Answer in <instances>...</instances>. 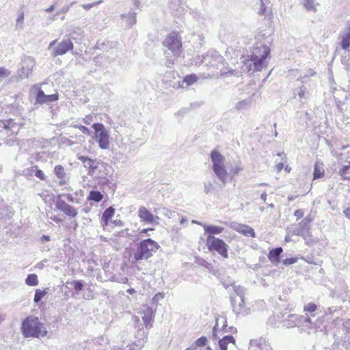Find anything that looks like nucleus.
<instances>
[{
    "label": "nucleus",
    "mask_w": 350,
    "mask_h": 350,
    "mask_svg": "<svg viewBox=\"0 0 350 350\" xmlns=\"http://www.w3.org/2000/svg\"><path fill=\"white\" fill-rule=\"evenodd\" d=\"M159 248L158 243L148 238L141 241L131 253V263L135 266L143 260H148Z\"/></svg>",
    "instance_id": "1"
},
{
    "label": "nucleus",
    "mask_w": 350,
    "mask_h": 350,
    "mask_svg": "<svg viewBox=\"0 0 350 350\" xmlns=\"http://www.w3.org/2000/svg\"><path fill=\"white\" fill-rule=\"evenodd\" d=\"M21 329L23 336L26 338L44 337L47 334L44 324L38 317L33 316L28 317L23 321Z\"/></svg>",
    "instance_id": "2"
},
{
    "label": "nucleus",
    "mask_w": 350,
    "mask_h": 350,
    "mask_svg": "<svg viewBox=\"0 0 350 350\" xmlns=\"http://www.w3.org/2000/svg\"><path fill=\"white\" fill-rule=\"evenodd\" d=\"M206 246L211 252H217L223 258H228L229 246L224 240L215 237V236L207 237L206 239Z\"/></svg>",
    "instance_id": "3"
},
{
    "label": "nucleus",
    "mask_w": 350,
    "mask_h": 350,
    "mask_svg": "<svg viewBox=\"0 0 350 350\" xmlns=\"http://www.w3.org/2000/svg\"><path fill=\"white\" fill-rule=\"evenodd\" d=\"M312 219L308 217L304 218L297 224L292 225L286 229L285 241L288 242L293 236H304L309 229V224Z\"/></svg>",
    "instance_id": "4"
},
{
    "label": "nucleus",
    "mask_w": 350,
    "mask_h": 350,
    "mask_svg": "<svg viewBox=\"0 0 350 350\" xmlns=\"http://www.w3.org/2000/svg\"><path fill=\"white\" fill-rule=\"evenodd\" d=\"M92 127L95 131V139L101 149L109 148V132L102 123H94Z\"/></svg>",
    "instance_id": "5"
},
{
    "label": "nucleus",
    "mask_w": 350,
    "mask_h": 350,
    "mask_svg": "<svg viewBox=\"0 0 350 350\" xmlns=\"http://www.w3.org/2000/svg\"><path fill=\"white\" fill-rule=\"evenodd\" d=\"M35 65L36 61L33 57L23 56L21 59V68L16 73V79L19 81L28 78L31 75Z\"/></svg>",
    "instance_id": "6"
},
{
    "label": "nucleus",
    "mask_w": 350,
    "mask_h": 350,
    "mask_svg": "<svg viewBox=\"0 0 350 350\" xmlns=\"http://www.w3.org/2000/svg\"><path fill=\"white\" fill-rule=\"evenodd\" d=\"M164 47L172 52L174 56L180 55L182 51L181 38L179 35L175 32L170 33L163 42Z\"/></svg>",
    "instance_id": "7"
},
{
    "label": "nucleus",
    "mask_w": 350,
    "mask_h": 350,
    "mask_svg": "<svg viewBox=\"0 0 350 350\" xmlns=\"http://www.w3.org/2000/svg\"><path fill=\"white\" fill-rule=\"evenodd\" d=\"M73 49V44L70 39H64L57 43V40L50 42L49 49L52 51V55L57 57L66 54L68 51Z\"/></svg>",
    "instance_id": "8"
},
{
    "label": "nucleus",
    "mask_w": 350,
    "mask_h": 350,
    "mask_svg": "<svg viewBox=\"0 0 350 350\" xmlns=\"http://www.w3.org/2000/svg\"><path fill=\"white\" fill-rule=\"evenodd\" d=\"M224 57L216 51H208L205 55H203L202 59V64L216 69H219L224 65Z\"/></svg>",
    "instance_id": "9"
},
{
    "label": "nucleus",
    "mask_w": 350,
    "mask_h": 350,
    "mask_svg": "<svg viewBox=\"0 0 350 350\" xmlns=\"http://www.w3.org/2000/svg\"><path fill=\"white\" fill-rule=\"evenodd\" d=\"M111 171V167L109 164L100 161L95 168L96 174H93L92 176L103 180V183H111L113 179Z\"/></svg>",
    "instance_id": "10"
},
{
    "label": "nucleus",
    "mask_w": 350,
    "mask_h": 350,
    "mask_svg": "<svg viewBox=\"0 0 350 350\" xmlns=\"http://www.w3.org/2000/svg\"><path fill=\"white\" fill-rule=\"evenodd\" d=\"M242 63L241 72H254L256 71H260L262 69V66L258 62L251 56L242 57L241 58Z\"/></svg>",
    "instance_id": "11"
},
{
    "label": "nucleus",
    "mask_w": 350,
    "mask_h": 350,
    "mask_svg": "<svg viewBox=\"0 0 350 350\" xmlns=\"http://www.w3.org/2000/svg\"><path fill=\"white\" fill-rule=\"evenodd\" d=\"M230 302L232 310L237 315H247L250 313V308L245 306V297H234V296H230Z\"/></svg>",
    "instance_id": "12"
},
{
    "label": "nucleus",
    "mask_w": 350,
    "mask_h": 350,
    "mask_svg": "<svg viewBox=\"0 0 350 350\" xmlns=\"http://www.w3.org/2000/svg\"><path fill=\"white\" fill-rule=\"evenodd\" d=\"M269 53L270 49L268 46L260 44L254 48L250 55L263 67L264 61L269 55Z\"/></svg>",
    "instance_id": "13"
},
{
    "label": "nucleus",
    "mask_w": 350,
    "mask_h": 350,
    "mask_svg": "<svg viewBox=\"0 0 350 350\" xmlns=\"http://www.w3.org/2000/svg\"><path fill=\"white\" fill-rule=\"evenodd\" d=\"M55 206L57 209L61 211L65 215L69 217H75L78 214V212L75 207L67 204L65 201H64L62 199H58L56 201Z\"/></svg>",
    "instance_id": "14"
},
{
    "label": "nucleus",
    "mask_w": 350,
    "mask_h": 350,
    "mask_svg": "<svg viewBox=\"0 0 350 350\" xmlns=\"http://www.w3.org/2000/svg\"><path fill=\"white\" fill-rule=\"evenodd\" d=\"M138 216L142 221L147 224H158L157 219H159V217H154L146 207L143 206L139 208L138 211Z\"/></svg>",
    "instance_id": "15"
},
{
    "label": "nucleus",
    "mask_w": 350,
    "mask_h": 350,
    "mask_svg": "<svg viewBox=\"0 0 350 350\" xmlns=\"http://www.w3.org/2000/svg\"><path fill=\"white\" fill-rule=\"evenodd\" d=\"M78 159L81 161L85 168L88 169V174L92 176L96 174L95 168H96L100 161L92 159L86 156L78 155Z\"/></svg>",
    "instance_id": "16"
},
{
    "label": "nucleus",
    "mask_w": 350,
    "mask_h": 350,
    "mask_svg": "<svg viewBox=\"0 0 350 350\" xmlns=\"http://www.w3.org/2000/svg\"><path fill=\"white\" fill-rule=\"evenodd\" d=\"M230 228L245 236L251 237H256L254 229L246 224L232 222L230 224Z\"/></svg>",
    "instance_id": "17"
},
{
    "label": "nucleus",
    "mask_w": 350,
    "mask_h": 350,
    "mask_svg": "<svg viewBox=\"0 0 350 350\" xmlns=\"http://www.w3.org/2000/svg\"><path fill=\"white\" fill-rule=\"evenodd\" d=\"M216 323L213 327V337L214 338H218L217 336V331H218V327L219 321L222 323L221 330H223L224 332H236V328L234 327H227V321L226 317H218L215 319Z\"/></svg>",
    "instance_id": "18"
},
{
    "label": "nucleus",
    "mask_w": 350,
    "mask_h": 350,
    "mask_svg": "<svg viewBox=\"0 0 350 350\" xmlns=\"http://www.w3.org/2000/svg\"><path fill=\"white\" fill-rule=\"evenodd\" d=\"M37 94H36V103L39 104H43V103H49L54 101H56L58 99L57 94H50V95H46L44 92L40 89H37Z\"/></svg>",
    "instance_id": "19"
},
{
    "label": "nucleus",
    "mask_w": 350,
    "mask_h": 350,
    "mask_svg": "<svg viewBox=\"0 0 350 350\" xmlns=\"http://www.w3.org/2000/svg\"><path fill=\"white\" fill-rule=\"evenodd\" d=\"M193 223L198 224L202 226L204 230V234H207V237L214 236L215 234H219L223 232L224 228L214 225H206L201 222L193 221Z\"/></svg>",
    "instance_id": "20"
},
{
    "label": "nucleus",
    "mask_w": 350,
    "mask_h": 350,
    "mask_svg": "<svg viewBox=\"0 0 350 350\" xmlns=\"http://www.w3.org/2000/svg\"><path fill=\"white\" fill-rule=\"evenodd\" d=\"M210 157L213 170L225 165V158L217 150H214L211 151Z\"/></svg>",
    "instance_id": "21"
},
{
    "label": "nucleus",
    "mask_w": 350,
    "mask_h": 350,
    "mask_svg": "<svg viewBox=\"0 0 350 350\" xmlns=\"http://www.w3.org/2000/svg\"><path fill=\"white\" fill-rule=\"evenodd\" d=\"M154 318V311L150 307H146L143 312L142 320L144 324L147 329H150L152 326Z\"/></svg>",
    "instance_id": "22"
},
{
    "label": "nucleus",
    "mask_w": 350,
    "mask_h": 350,
    "mask_svg": "<svg viewBox=\"0 0 350 350\" xmlns=\"http://www.w3.org/2000/svg\"><path fill=\"white\" fill-rule=\"evenodd\" d=\"M213 171L217 179L223 184H226L228 182L230 174L228 173L225 165L213 169Z\"/></svg>",
    "instance_id": "23"
},
{
    "label": "nucleus",
    "mask_w": 350,
    "mask_h": 350,
    "mask_svg": "<svg viewBox=\"0 0 350 350\" xmlns=\"http://www.w3.org/2000/svg\"><path fill=\"white\" fill-rule=\"evenodd\" d=\"M340 46L346 50L350 46V25L340 34Z\"/></svg>",
    "instance_id": "24"
},
{
    "label": "nucleus",
    "mask_w": 350,
    "mask_h": 350,
    "mask_svg": "<svg viewBox=\"0 0 350 350\" xmlns=\"http://www.w3.org/2000/svg\"><path fill=\"white\" fill-rule=\"evenodd\" d=\"M293 98H295L298 96L301 103H304L308 98L309 92L304 86L295 88L293 92Z\"/></svg>",
    "instance_id": "25"
},
{
    "label": "nucleus",
    "mask_w": 350,
    "mask_h": 350,
    "mask_svg": "<svg viewBox=\"0 0 350 350\" xmlns=\"http://www.w3.org/2000/svg\"><path fill=\"white\" fill-rule=\"evenodd\" d=\"M282 251L283 250L281 247H278L270 250L268 255L269 260L272 263L277 265L280 262V255Z\"/></svg>",
    "instance_id": "26"
},
{
    "label": "nucleus",
    "mask_w": 350,
    "mask_h": 350,
    "mask_svg": "<svg viewBox=\"0 0 350 350\" xmlns=\"http://www.w3.org/2000/svg\"><path fill=\"white\" fill-rule=\"evenodd\" d=\"M121 18L126 21V25L129 27H131L136 23L137 13L130 11L128 14H122L121 15Z\"/></svg>",
    "instance_id": "27"
},
{
    "label": "nucleus",
    "mask_w": 350,
    "mask_h": 350,
    "mask_svg": "<svg viewBox=\"0 0 350 350\" xmlns=\"http://www.w3.org/2000/svg\"><path fill=\"white\" fill-rule=\"evenodd\" d=\"M197 80L198 77L196 75H188L184 77L182 81H178V85L184 88L193 84Z\"/></svg>",
    "instance_id": "28"
},
{
    "label": "nucleus",
    "mask_w": 350,
    "mask_h": 350,
    "mask_svg": "<svg viewBox=\"0 0 350 350\" xmlns=\"http://www.w3.org/2000/svg\"><path fill=\"white\" fill-rule=\"evenodd\" d=\"M114 213L115 209L112 206H109L105 210L101 217V221L103 223V226H107L109 224V221L113 216Z\"/></svg>",
    "instance_id": "29"
},
{
    "label": "nucleus",
    "mask_w": 350,
    "mask_h": 350,
    "mask_svg": "<svg viewBox=\"0 0 350 350\" xmlns=\"http://www.w3.org/2000/svg\"><path fill=\"white\" fill-rule=\"evenodd\" d=\"M229 343H235V340L232 336H224L219 340V346L221 350H227Z\"/></svg>",
    "instance_id": "30"
},
{
    "label": "nucleus",
    "mask_w": 350,
    "mask_h": 350,
    "mask_svg": "<svg viewBox=\"0 0 350 350\" xmlns=\"http://www.w3.org/2000/svg\"><path fill=\"white\" fill-rule=\"evenodd\" d=\"M338 159L340 162H350V145L343 146Z\"/></svg>",
    "instance_id": "31"
},
{
    "label": "nucleus",
    "mask_w": 350,
    "mask_h": 350,
    "mask_svg": "<svg viewBox=\"0 0 350 350\" xmlns=\"http://www.w3.org/2000/svg\"><path fill=\"white\" fill-rule=\"evenodd\" d=\"M252 98H248L243 100L239 101L235 105V108L237 111H242L247 109L251 105Z\"/></svg>",
    "instance_id": "32"
},
{
    "label": "nucleus",
    "mask_w": 350,
    "mask_h": 350,
    "mask_svg": "<svg viewBox=\"0 0 350 350\" xmlns=\"http://www.w3.org/2000/svg\"><path fill=\"white\" fill-rule=\"evenodd\" d=\"M324 172L325 171L323 164L317 163L314 165L313 178L317 179L323 177Z\"/></svg>",
    "instance_id": "33"
},
{
    "label": "nucleus",
    "mask_w": 350,
    "mask_h": 350,
    "mask_svg": "<svg viewBox=\"0 0 350 350\" xmlns=\"http://www.w3.org/2000/svg\"><path fill=\"white\" fill-rule=\"evenodd\" d=\"M103 198V195L98 191L92 190L88 196V200H92L95 202H100Z\"/></svg>",
    "instance_id": "34"
},
{
    "label": "nucleus",
    "mask_w": 350,
    "mask_h": 350,
    "mask_svg": "<svg viewBox=\"0 0 350 350\" xmlns=\"http://www.w3.org/2000/svg\"><path fill=\"white\" fill-rule=\"evenodd\" d=\"M303 5L306 10L316 12L318 3L316 0H304Z\"/></svg>",
    "instance_id": "35"
},
{
    "label": "nucleus",
    "mask_w": 350,
    "mask_h": 350,
    "mask_svg": "<svg viewBox=\"0 0 350 350\" xmlns=\"http://www.w3.org/2000/svg\"><path fill=\"white\" fill-rule=\"evenodd\" d=\"M207 338L206 336H201L198 340H196L194 344H193L189 348H187L186 350H196L197 347H204L206 344Z\"/></svg>",
    "instance_id": "36"
},
{
    "label": "nucleus",
    "mask_w": 350,
    "mask_h": 350,
    "mask_svg": "<svg viewBox=\"0 0 350 350\" xmlns=\"http://www.w3.org/2000/svg\"><path fill=\"white\" fill-rule=\"evenodd\" d=\"M54 173L57 178L59 179H65L66 174L65 172V170L63 166L60 165H57L54 168Z\"/></svg>",
    "instance_id": "37"
},
{
    "label": "nucleus",
    "mask_w": 350,
    "mask_h": 350,
    "mask_svg": "<svg viewBox=\"0 0 350 350\" xmlns=\"http://www.w3.org/2000/svg\"><path fill=\"white\" fill-rule=\"evenodd\" d=\"M25 283L28 286H37L38 284V276L36 274H29L25 280Z\"/></svg>",
    "instance_id": "38"
},
{
    "label": "nucleus",
    "mask_w": 350,
    "mask_h": 350,
    "mask_svg": "<svg viewBox=\"0 0 350 350\" xmlns=\"http://www.w3.org/2000/svg\"><path fill=\"white\" fill-rule=\"evenodd\" d=\"M46 293L47 291L46 289H36L35 291V295L33 299L34 302L36 304L39 303L42 300V299L46 295Z\"/></svg>",
    "instance_id": "39"
},
{
    "label": "nucleus",
    "mask_w": 350,
    "mask_h": 350,
    "mask_svg": "<svg viewBox=\"0 0 350 350\" xmlns=\"http://www.w3.org/2000/svg\"><path fill=\"white\" fill-rule=\"evenodd\" d=\"M31 172L34 173L35 176L42 180H44L46 179V176L44 173L40 169H38V166H33L31 168Z\"/></svg>",
    "instance_id": "40"
},
{
    "label": "nucleus",
    "mask_w": 350,
    "mask_h": 350,
    "mask_svg": "<svg viewBox=\"0 0 350 350\" xmlns=\"http://www.w3.org/2000/svg\"><path fill=\"white\" fill-rule=\"evenodd\" d=\"M3 128L6 130H10L14 132V129H17L18 126L14 122V121L12 119L7 120L5 122H3Z\"/></svg>",
    "instance_id": "41"
},
{
    "label": "nucleus",
    "mask_w": 350,
    "mask_h": 350,
    "mask_svg": "<svg viewBox=\"0 0 350 350\" xmlns=\"http://www.w3.org/2000/svg\"><path fill=\"white\" fill-rule=\"evenodd\" d=\"M233 288L237 295L235 297H245V290L243 287L241 286H234Z\"/></svg>",
    "instance_id": "42"
},
{
    "label": "nucleus",
    "mask_w": 350,
    "mask_h": 350,
    "mask_svg": "<svg viewBox=\"0 0 350 350\" xmlns=\"http://www.w3.org/2000/svg\"><path fill=\"white\" fill-rule=\"evenodd\" d=\"M219 69L221 70V75L231 73L232 75H233L234 76H239V75L240 73L239 71H237L235 70H232V69L228 68H224V67L221 68V66Z\"/></svg>",
    "instance_id": "43"
},
{
    "label": "nucleus",
    "mask_w": 350,
    "mask_h": 350,
    "mask_svg": "<svg viewBox=\"0 0 350 350\" xmlns=\"http://www.w3.org/2000/svg\"><path fill=\"white\" fill-rule=\"evenodd\" d=\"M75 3V1L70 3L69 5H64L62 8L56 12V16L59 14H65L69 12L70 8Z\"/></svg>",
    "instance_id": "44"
},
{
    "label": "nucleus",
    "mask_w": 350,
    "mask_h": 350,
    "mask_svg": "<svg viewBox=\"0 0 350 350\" xmlns=\"http://www.w3.org/2000/svg\"><path fill=\"white\" fill-rule=\"evenodd\" d=\"M73 285L75 290L78 293L83 288V284L81 280H73L70 282Z\"/></svg>",
    "instance_id": "45"
},
{
    "label": "nucleus",
    "mask_w": 350,
    "mask_h": 350,
    "mask_svg": "<svg viewBox=\"0 0 350 350\" xmlns=\"http://www.w3.org/2000/svg\"><path fill=\"white\" fill-rule=\"evenodd\" d=\"M213 191V185L211 181L204 183V191L206 194L211 193Z\"/></svg>",
    "instance_id": "46"
},
{
    "label": "nucleus",
    "mask_w": 350,
    "mask_h": 350,
    "mask_svg": "<svg viewBox=\"0 0 350 350\" xmlns=\"http://www.w3.org/2000/svg\"><path fill=\"white\" fill-rule=\"evenodd\" d=\"M347 164H344L342 168L339 170V174L342 176H345L348 174V171L350 168V162H347Z\"/></svg>",
    "instance_id": "47"
},
{
    "label": "nucleus",
    "mask_w": 350,
    "mask_h": 350,
    "mask_svg": "<svg viewBox=\"0 0 350 350\" xmlns=\"http://www.w3.org/2000/svg\"><path fill=\"white\" fill-rule=\"evenodd\" d=\"M165 297V293L162 292H159L157 293L152 298V303L154 304H157L158 302L162 300Z\"/></svg>",
    "instance_id": "48"
},
{
    "label": "nucleus",
    "mask_w": 350,
    "mask_h": 350,
    "mask_svg": "<svg viewBox=\"0 0 350 350\" xmlns=\"http://www.w3.org/2000/svg\"><path fill=\"white\" fill-rule=\"evenodd\" d=\"M103 1V0H99V1H97L96 2H94V3H88V4H82L81 5V6L85 9V10H89L90 8H93L94 6H96L98 4H100L102 3Z\"/></svg>",
    "instance_id": "49"
},
{
    "label": "nucleus",
    "mask_w": 350,
    "mask_h": 350,
    "mask_svg": "<svg viewBox=\"0 0 350 350\" xmlns=\"http://www.w3.org/2000/svg\"><path fill=\"white\" fill-rule=\"evenodd\" d=\"M23 21H24V14H23V12H21L17 18L16 27V28H18V27L23 28Z\"/></svg>",
    "instance_id": "50"
},
{
    "label": "nucleus",
    "mask_w": 350,
    "mask_h": 350,
    "mask_svg": "<svg viewBox=\"0 0 350 350\" xmlns=\"http://www.w3.org/2000/svg\"><path fill=\"white\" fill-rule=\"evenodd\" d=\"M297 262V258H287L286 259H284L282 261V263L287 266L290 265H293L294 263H296Z\"/></svg>",
    "instance_id": "51"
},
{
    "label": "nucleus",
    "mask_w": 350,
    "mask_h": 350,
    "mask_svg": "<svg viewBox=\"0 0 350 350\" xmlns=\"http://www.w3.org/2000/svg\"><path fill=\"white\" fill-rule=\"evenodd\" d=\"M10 74V72L8 71L5 68L0 67V81L2 78L8 77Z\"/></svg>",
    "instance_id": "52"
},
{
    "label": "nucleus",
    "mask_w": 350,
    "mask_h": 350,
    "mask_svg": "<svg viewBox=\"0 0 350 350\" xmlns=\"http://www.w3.org/2000/svg\"><path fill=\"white\" fill-rule=\"evenodd\" d=\"M316 310H317V306H316V304H314L313 303H310V304H307L304 308V310H306L307 312H314Z\"/></svg>",
    "instance_id": "53"
},
{
    "label": "nucleus",
    "mask_w": 350,
    "mask_h": 350,
    "mask_svg": "<svg viewBox=\"0 0 350 350\" xmlns=\"http://www.w3.org/2000/svg\"><path fill=\"white\" fill-rule=\"evenodd\" d=\"M261 1V8L258 12L260 15H262L265 14L266 10V5L268 3V0H260Z\"/></svg>",
    "instance_id": "54"
},
{
    "label": "nucleus",
    "mask_w": 350,
    "mask_h": 350,
    "mask_svg": "<svg viewBox=\"0 0 350 350\" xmlns=\"http://www.w3.org/2000/svg\"><path fill=\"white\" fill-rule=\"evenodd\" d=\"M241 170V169L238 166L232 167V169L230 170V174H230L229 178H231L232 176L238 174Z\"/></svg>",
    "instance_id": "55"
},
{
    "label": "nucleus",
    "mask_w": 350,
    "mask_h": 350,
    "mask_svg": "<svg viewBox=\"0 0 350 350\" xmlns=\"http://www.w3.org/2000/svg\"><path fill=\"white\" fill-rule=\"evenodd\" d=\"M77 127L79 129V130L83 134H85V135H87L88 136H90L91 135V131L88 128H87L86 126L80 125V126H77Z\"/></svg>",
    "instance_id": "56"
},
{
    "label": "nucleus",
    "mask_w": 350,
    "mask_h": 350,
    "mask_svg": "<svg viewBox=\"0 0 350 350\" xmlns=\"http://www.w3.org/2000/svg\"><path fill=\"white\" fill-rule=\"evenodd\" d=\"M339 308L336 306H332V307H328L325 310V313L326 314H333L334 312L338 310Z\"/></svg>",
    "instance_id": "57"
},
{
    "label": "nucleus",
    "mask_w": 350,
    "mask_h": 350,
    "mask_svg": "<svg viewBox=\"0 0 350 350\" xmlns=\"http://www.w3.org/2000/svg\"><path fill=\"white\" fill-rule=\"evenodd\" d=\"M304 213L303 210H301V209H298V210L295 211L294 213V215L295 217H297V219L301 218L304 216Z\"/></svg>",
    "instance_id": "58"
},
{
    "label": "nucleus",
    "mask_w": 350,
    "mask_h": 350,
    "mask_svg": "<svg viewBox=\"0 0 350 350\" xmlns=\"http://www.w3.org/2000/svg\"><path fill=\"white\" fill-rule=\"evenodd\" d=\"M66 197V199H67V200H68V202H72V203L77 202H76V199H75V197H73V196H72V195H71V194H67Z\"/></svg>",
    "instance_id": "59"
},
{
    "label": "nucleus",
    "mask_w": 350,
    "mask_h": 350,
    "mask_svg": "<svg viewBox=\"0 0 350 350\" xmlns=\"http://www.w3.org/2000/svg\"><path fill=\"white\" fill-rule=\"evenodd\" d=\"M103 57L102 56H96L94 59V62L96 63V65H99L100 66L101 65V60L103 59Z\"/></svg>",
    "instance_id": "60"
},
{
    "label": "nucleus",
    "mask_w": 350,
    "mask_h": 350,
    "mask_svg": "<svg viewBox=\"0 0 350 350\" xmlns=\"http://www.w3.org/2000/svg\"><path fill=\"white\" fill-rule=\"evenodd\" d=\"M162 211H163V213L165 216H167L168 217H171V215H172V213L170 210H168L167 208H163Z\"/></svg>",
    "instance_id": "61"
},
{
    "label": "nucleus",
    "mask_w": 350,
    "mask_h": 350,
    "mask_svg": "<svg viewBox=\"0 0 350 350\" xmlns=\"http://www.w3.org/2000/svg\"><path fill=\"white\" fill-rule=\"evenodd\" d=\"M284 167L283 163L280 162L276 164L275 168L278 172H280Z\"/></svg>",
    "instance_id": "62"
},
{
    "label": "nucleus",
    "mask_w": 350,
    "mask_h": 350,
    "mask_svg": "<svg viewBox=\"0 0 350 350\" xmlns=\"http://www.w3.org/2000/svg\"><path fill=\"white\" fill-rule=\"evenodd\" d=\"M345 215L350 219V206L343 211Z\"/></svg>",
    "instance_id": "63"
},
{
    "label": "nucleus",
    "mask_w": 350,
    "mask_h": 350,
    "mask_svg": "<svg viewBox=\"0 0 350 350\" xmlns=\"http://www.w3.org/2000/svg\"><path fill=\"white\" fill-rule=\"evenodd\" d=\"M50 237L48 236V235H42V237H41V241L42 242H45V241H50Z\"/></svg>",
    "instance_id": "64"
}]
</instances>
